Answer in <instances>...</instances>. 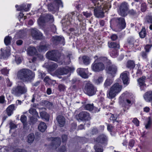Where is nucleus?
<instances>
[{
	"mask_svg": "<svg viewBox=\"0 0 152 152\" xmlns=\"http://www.w3.org/2000/svg\"><path fill=\"white\" fill-rule=\"evenodd\" d=\"M117 70V69L116 66L114 65H110L108 68L107 72L112 75V77H114L115 75Z\"/></svg>",
	"mask_w": 152,
	"mask_h": 152,
	"instance_id": "obj_17",
	"label": "nucleus"
},
{
	"mask_svg": "<svg viewBox=\"0 0 152 152\" xmlns=\"http://www.w3.org/2000/svg\"><path fill=\"white\" fill-rule=\"evenodd\" d=\"M29 113L33 115V116L35 117H37L38 118H39V117L38 115V113L36 111V110L33 108H31L29 110Z\"/></svg>",
	"mask_w": 152,
	"mask_h": 152,
	"instance_id": "obj_30",
	"label": "nucleus"
},
{
	"mask_svg": "<svg viewBox=\"0 0 152 152\" xmlns=\"http://www.w3.org/2000/svg\"><path fill=\"white\" fill-rule=\"evenodd\" d=\"M128 12L132 15H134L136 14V12L134 10H129Z\"/></svg>",
	"mask_w": 152,
	"mask_h": 152,
	"instance_id": "obj_64",
	"label": "nucleus"
},
{
	"mask_svg": "<svg viewBox=\"0 0 152 152\" xmlns=\"http://www.w3.org/2000/svg\"><path fill=\"white\" fill-rule=\"evenodd\" d=\"M127 66L129 68H133L135 66V64L134 61H129L128 62Z\"/></svg>",
	"mask_w": 152,
	"mask_h": 152,
	"instance_id": "obj_38",
	"label": "nucleus"
},
{
	"mask_svg": "<svg viewBox=\"0 0 152 152\" xmlns=\"http://www.w3.org/2000/svg\"><path fill=\"white\" fill-rule=\"evenodd\" d=\"M139 34L140 37L142 38H144L146 35L145 29V28H143L142 30Z\"/></svg>",
	"mask_w": 152,
	"mask_h": 152,
	"instance_id": "obj_42",
	"label": "nucleus"
},
{
	"mask_svg": "<svg viewBox=\"0 0 152 152\" xmlns=\"http://www.w3.org/2000/svg\"><path fill=\"white\" fill-rule=\"evenodd\" d=\"M122 86L118 83L114 84L110 88L107 97L110 99L114 98L121 91Z\"/></svg>",
	"mask_w": 152,
	"mask_h": 152,
	"instance_id": "obj_2",
	"label": "nucleus"
},
{
	"mask_svg": "<svg viewBox=\"0 0 152 152\" xmlns=\"http://www.w3.org/2000/svg\"><path fill=\"white\" fill-rule=\"evenodd\" d=\"M58 89L60 91H64L65 88V86L63 84H60L58 85Z\"/></svg>",
	"mask_w": 152,
	"mask_h": 152,
	"instance_id": "obj_49",
	"label": "nucleus"
},
{
	"mask_svg": "<svg viewBox=\"0 0 152 152\" xmlns=\"http://www.w3.org/2000/svg\"><path fill=\"white\" fill-rule=\"evenodd\" d=\"M63 7V3L61 0H55L52 3L48 5L49 10H58Z\"/></svg>",
	"mask_w": 152,
	"mask_h": 152,
	"instance_id": "obj_8",
	"label": "nucleus"
},
{
	"mask_svg": "<svg viewBox=\"0 0 152 152\" xmlns=\"http://www.w3.org/2000/svg\"><path fill=\"white\" fill-rule=\"evenodd\" d=\"M9 125H10V129H14L16 127V126L14 123L12 122L10 123Z\"/></svg>",
	"mask_w": 152,
	"mask_h": 152,
	"instance_id": "obj_53",
	"label": "nucleus"
},
{
	"mask_svg": "<svg viewBox=\"0 0 152 152\" xmlns=\"http://www.w3.org/2000/svg\"><path fill=\"white\" fill-rule=\"evenodd\" d=\"M128 10H120L118 12L121 16L124 17L127 15Z\"/></svg>",
	"mask_w": 152,
	"mask_h": 152,
	"instance_id": "obj_41",
	"label": "nucleus"
},
{
	"mask_svg": "<svg viewBox=\"0 0 152 152\" xmlns=\"http://www.w3.org/2000/svg\"><path fill=\"white\" fill-rule=\"evenodd\" d=\"M128 4L126 2L122 3L120 7V10H128Z\"/></svg>",
	"mask_w": 152,
	"mask_h": 152,
	"instance_id": "obj_35",
	"label": "nucleus"
},
{
	"mask_svg": "<svg viewBox=\"0 0 152 152\" xmlns=\"http://www.w3.org/2000/svg\"><path fill=\"white\" fill-rule=\"evenodd\" d=\"M144 97L147 102L152 100V91H149L146 92L144 95Z\"/></svg>",
	"mask_w": 152,
	"mask_h": 152,
	"instance_id": "obj_20",
	"label": "nucleus"
},
{
	"mask_svg": "<svg viewBox=\"0 0 152 152\" xmlns=\"http://www.w3.org/2000/svg\"><path fill=\"white\" fill-rule=\"evenodd\" d=\"M103 80V78L102 77H99L98 79L96 81V83L97 84H98L102 82Z\"/></svg>",
	"mask_w": 152,
	"mask_h": 152,
	"instance_id": "obj_56",
	"label": "nucleus"
},
{
	"mask_svg": "<svg viewBox=\"0 0 152 152\" xmlns=\"http://www.w3.org/2000/svg\"><path fill=\"white\" fill-rule=\"evenodd\" d=\"M98 132V130L96 129H93L91 131V134L93 135L96 134Z\"/></svg>",
	"mask_w": 152,
	"mask_h": 152,
	"instance_id": "obj_60",
	"label": "nucleus"
},
{
	"mask_svg": "<svg viewBox=\"0 0 152 152\" xmlns=\"http://www.w3.org/2000/svg\"><path fill=\"white\" fill-rule=\"evenodd\" d=\"M44 103L46 104V107L49 108H51L53 107V104L52 103L48 101H44Z\"/></svg>",
	"mask_w": 152,
	"mask_h": 152,
	"instance_id": "obj_46",
	"label": "nucleus"
},
{
	"mask_svg": "<svg viewBox=\"0 0 152 152\" xmlns=\"http://www.w3.org/2000/svg\"><path fill=\"white\" fill-rule=\"evenodd\" d=\"M132 121L133 123L135 124L137 126H139V122L137 118H134Z\"/></svg>",
	"mask_w": 152,
	"mask_h": 152,
	"instance_id": "obj_52",
	"label": "nucleus"
},
{
	"mask_svg": "<svg viewBox=\"0 0 152 152\" xmlns=\"http://www.w3.org/2000/svg\"><path fill=\"white\" fill-rule=\"evenodd\" d=\"M148 121L147 123L146 124L145 127L146 129H148L151 126L152 124V121L151 120L150 117H148Z\"/></svg>",
	"mask_w": 152,
	"mask_h": 152,
	"instance_id": "obj_47",
	"label": "nucleus"
},
{
	"mask_svg": "<svg viewBox=\"0 0 152 152\" xmlns=\"http://www.w3.org/2000/svg\"><path fill=\"white\" fill-rule=\"evenodd\" d=\"M77 72L79 75L83 78H85L88 77V75L85 72V69L83 68H79L77 69Z\"/></svg>",
	"mask_w": 152,
	"mask_h": 152,
	"instance_id": "obj_21",
	"label": "nucleus"
},
{
	"mask_svg": "<svg viewBox=\"0 0 152 152\" xmlns=\"http://www.w3.org/2000/svg\"><path fill=\"white\" fill-rule=\"evenodd\" d=\"M31 33L32 37L36 39H39L42 37L41 33L35 28L31 30Z\"/></svg>",
	"mask_w": 152,
	"mask_h": 152,
	"instance_id": "obj_13",
	"label": "nucleus"
},
{
	"mask_svg": "<svg viewBox=\"0 0 152 152\" xmlns=\"http://www.w3.org/2000/svg\"><path fill=\"white\" fill-rule=\"evenodd\" d=\"M17 7H19L18 8L17 10H25L26 9V6L24 5H22L20 6H18L17 5L16 6V8Z\"/></svg>",
	"mask_w": 152,
	"mask_h": 152,
	"instance_id": "obj_54",
	"label": "nucleus"
},
{
	"mask_svg": "<svg viewBox=\"0 0 152 152\" xmlns=\"http://www.w3.org/2000/svg\"><path fill=\"white\" fill-rule=\"evenodd\" d=\"M27 141L28 143H32L34 140V137L33 134H29L27 137Z\"/></svg>",
	"mask_w": 152,
	"mask_h": 152,
	"instance_id": "obj_32",
	"label": "nucleus"
},
{
	"mask_svg": "<svg viewBox=\"0 0 152 152\" xmlns=\"http://www.w3.org/2000/svg\"><path fill=\"white\" fill-rule=\"evenodd\" d=\"M1 73L4 75H7L8 73V70L6 68H4L1 70Z\"/></svg>",
	"mask_w": 152,
	"mask_h": 152,
	"instance_id": "obj_50",
	"label": "nucleus"
},
{
	"mask_svg": "<svg viewBox=\"0 0 152 152\" xmlns=\"http://www.w3.org/2000/svg\"><path fill=\"white\" fill-rule=\"evenodd\" d=\"M74 69L73 67H66L65 68L58 69L56 71L57 75H63L66 74L69 72L73 71Z\"/></svg>",
	"mask_w": 152,
	"mask_h": 152,
	"instance_id": "obj_10",
	"label": "nucleus"
},
{
	"mask_svg": "<svg viewBox=\"0 0 152 152\" xmlns=\"http://www.w3.org/2000/svg\"><path fill=\"white\" fill-rule=\"evenodd\" d=\"M47 128V126L46 124L42 122L40 123L38 126V129L42 132H45Z\"/></svg>",
	"mask_w": 152,
	"mask_h": 152,
	"instance_id": "obj_24",
	"label": "nucleus"
},
{
	"mask_svg": "<svg viewBox=\"0 0 152 152\" xmlns=\"http://www.w3.org/2000/svg\"><path fill=\"white\" fill-rule=\"evenodd\" d=\"M84 91L88 95L92 96L95 94L96 90L92 84L90 83H88L85 85Z\"/></svg>",
	"mask_w": 152,
	"mask_h": 152,
	"instance_id": "obj_6",
	"label": "nucleus"
},
{
	"mask_svg": "<svg viewBox=\"0 0 152 152\" xmlns=\"http://www.w3.org/2000/svg\"><path fill=\"white\" fill-rule=\"evenodd\" d=\"M12 38L9 36H6L4 39V42L6 45H8L10 44Z\"/></svg>",
	"mask_w": 152,
	"mask_h": 152,
	"instance_id": "obj_33",
	"label": "nucleus"
},
{
	"mask_svg": "<svg viewBox=\"0 0 152 152\" xmlns=\"http://www.w3.org/2000/svg\"><path fill=\"white\" fill-rule=\"evenodd\" d=\"M13 152H27V151L25 149L18 148L15 149Z\"/></svg>",
	"mask_w": 152,
	"mask_h": 152,
	"instance_id": "obj_51",
	"label": "nucleus"
},
{
	"mask_svg": "<svg viewBox=\"0 0 152 152\" xmlns=\"http://www.w3.org/2000/svg\"><path fill=\"white\" fill-rule=\"evenodd\" d=\"M83 15L86 16L87 18L90 16L91 14L90 12H83Z\"/></svg>",
	"mask_w": 152,
	"mask_h": 152,
	"instance_id": "obj_58",
	"label": "nucleus"
},
{
	"mask_svg": "<svg viewBox=\"0 0 152 152\" xmlns=\"http://www.w3.org/2000/svg\"><path fill=\"white\" fill-rule=\"evenodd\" d=\"M1 58H8L10 55V52L9 50H5L3 49H1Z\"/></svg>",
	"mask_w": 152,
	"mask_h": 152,
	"instance_id": "obj_23",
	"label": "nucleus"
},
{
	"mask_svg": "<svg viewBox=\"0 0 152 152\" xmlns=\"http://www.w3.org/2000/svg\"><path fill=\"white\" fill-rule=\"evenodd\" d=\"M146 5L145 3H142L141 5V10H145L146 9Z\"/></svg>",
	"mask_w": 152,
	"mask_h": 152,
	"instance_id": "obj_61",
	"label": "nucleus"
},
{
	"mask_svg": "<svg viewBox=\"0 0 152 152\" xmlns=\"http://www.w3.org/2000/svg\"><path fill=\"white\" fill-rule=\"evenodd\" d=\"M5 101L4 97L3 96H0V103H3Z\"/></svg>",
	"mask_w": 152,
	"mask_h": 152,
	"instance_id": "obj_63",
	"label": "nucleus"
},
{
	"mask_svg": "<svg viewBox=\"0 0 152 152\" xmlns=\"http://www.w3.org/2000/svg\"><path fill=\"white\" fill-rule=\"evenodd\" d=\"M18 78L23 82H31L35 77V74L31 70L23 69L20 70L17 73Z\"/></svg>",
	"mask_w": 152,
	"mask_h": 152,
	"instance_id": "obj_1",
	"label": "nucleus"
},
{
	"mask_svg": "<svg viewBox=\"0 0 152 152\" xmlns=\"http://www.w3.org/2000/svg\"><path fill=\"white\" fill-rule=\"evenodd\" d=\"M58 66L57 64L55 63L51 64L49 65V69L51 71H53L56 69Z\"/></svg>",
	"mask_w": 152,
	"mask_h": 152,
	"instance_id": "obj_37",
	"label": "nucleus"
},
{
	"mask_svg": "<svg viewBox=\"0 0 152 152\" xmlns=\"http://www.w3.org/2000/svg\"><path fill=\"white\" fill-rule=\"evenodd\" d=\"M27 53L29 55H35L37 52L36 48L34 47L30 46L27 49Z\"/></svg>",
	"mask_w": 152,
	"mask_h": 152,
	"instance_id": "obj_22",
	"label": "nucleus"
},
{
	"mask_svg": "<svg viewBox=\"0 0 152 152\" xmlns=\"http://www.w3.org/2000/svg\"><path fill=\"white\" fill-rule=\"evenodd\" d=\"M53 16L50 14H47L45 16H41L39 19L38 22L40 25H43L44 24L49 22V23H52L54 21Z\"/></svg>",
	"mask_w": 152,
	"mask_h": 152,
	"instance_id": "obj_4",
	"label": "nucleus"
},
{
	"mask_svg": "<svg viewBox=\"0 0 152 152\" xmlns=\"http://www.w3.org/2000/svg\"><path fill=\"white\" fill-rule=\"evenodd\" d=\"M51 39L53 44L55 45H57L60 43L64 45V39L62 37L57 36L53 37Z\"/></svg>",
	"mask_w": 152,
	"mask_h": 152,
	"instance_id": "obj_12",
	"label": "nucleus"
},
{
	"mask_svg": "<svg viewBox=\"0 0 152 152\" xmlns=\"http://www.w3.org/2000/svg\"><path fill=\"white\" fill-rule=\"evenodd\" d=\"M94 148L96 152H102L103 149L99 148L98 144H96V145L94 146Z\"/></svg>",
	"mask_w": 152,
	"mask_h": 152,
	"instance_id": "obj_44",
	"label": "nucleus"
},
{
	"mask_svg": "<svg viewBox=\"0 0 152 152\" xmlns=\"http://www.w3.org/2000/svg\"><path fill=\"white\" fill-rule=\"evenodd\" d=\"M20 120L22 123H23L24 126L26 125L27 117L26 116L23 115H22Z\"/></svg>",
	"mask_w": 152,
	"mask_h": 152,
	"instance_id": "obj_36",
	"label": "nucleus"
},
{
	"mask_svg": "<svg viewBox=\"0 0 152 152\" xmlns=\"http://www.w3.org/2000/svg\"><path fill=\"white\" fill-rule=\"evenodd\" d=\"M71 55L69 54L66 56L65 57L63 60V62L66 65L69 64L71 62L70 58Z\"/></svg>",
	"mask_w": 152,
	"mask_h": 152,
	"instance_id": "obj_29",
	"label": "nucleus"
},
{
	"mask_svg": "<svg viewBox=\"0 0 152 152\" xmlns=\"http://www.w3.org/2000/svg\"><path fill=\"white\" fill-rule=\"evenodd\" d=\"M50 140L52 141L51 145L54 148H56L61 144L60 139L59 138L51 137Z\"/></svg>",
	"mask_w": 152,
	"mask_h": 152,
	"instance_id": "obj_14",
	"label": "nucleus"
},
{
	"mask_svg": "<svg viewBox=\"0 0 152 152\" xmlns=\"http://www.w3.org/2000/svg\"><path fill=\"white\" fill-rule=\"evenodd\" d=\"M36 117L34 116H32L30 117V121L32 123L34 124L37 122V119Z\"/></svg>",
	"mask_w": 152,
	"mask_h": 152,
	"instance_id": "obj_48",
	"label": "nucleus"
},
{
	"mask_svg": "<svg viewBox=\"0 0 152 152\" xmlns=\"http://www.w3.org/2000/svg\"><path fill=\"white\" fill-rule=\"evenodd\" d=\"M112 82L111 80L107 79L104 83V86L106 87L110 86L112 84Z\"/></svg>",
	"mask_w": 152,
	"mask_h": 152,
	"instance_id": "obj_45",
	"label": "nucleus"
},
{
	"mask_svg": "<svg viewBox=\"0 0 152 152\" xmlns=\"http://www.w3.org/2000/svg\"><path fill=\"white\" fill-rule=\"evenodd\" d=\"M39 114L42 118H44L48 121H49V115L46 112L44 111L40 112L39 113Z\"/></svg>",
	"mask_w": 152,
	"mask_h": 152,
	"instance_id": "obj_26",
	"label": "nucleus"
},
{
	"mask_svg": "<svg viewBox=\"0 0 152 152\" xmlns=\"http://www.w3.org/2000/svg\"><path fill=\"white\" fill-rule=\"evenodd\" d=\"M145 21L148 23L152 24V16L149 15L146 16Z\"/></svg>",
	"mask_w": 152,
	"mask_h": 152,
	"instance_id": "obj_43",
	"label": "nucleus"
},
{
	"mask_svg": "<svg viewBox=\"0 0 152 152\" xmlns=\"http://www.w3.org/2000/svg\"><path fill=\"white\" fill-rule=\"evenodd\" d=\"M145 78V76H142L137 80L138 83L142 90H143L144 87L146 86Z\"/></svg>",
	"mask_w": 152,
	"mask_h": 152,
	"instance_id": "obj_18",
	"label": "nucleus"
},
{
	"mask_svg": "<svg viewBox=\"0 0 152 152\" xmlns=\"http://www.w3.org/2000/svg\"><path fill=\"white\" fill-rule=\"evenodd\" d=\"M120 77L122 79L123 83L124 84H128L129 78L128 76V73L125 72L121 73L120 75Z\"/></svg>",
	"mask_w": 152,
	"mask_h": 152,
	"instance_id": "obj_19",
	"label": "nucleus"
},
{
	"mask_svg": "<svg viewBox=\"0 0 152 152\" xmlns=\"http://www.w3.org/2000/svg\"><path fill=\"white\" fill-rule=\"evenodd\" d=\"M91 68L94 72H99L104 69V64L102 62L94 63L92 64Z\"/></svg>",
	"mask_w": 152,
	"mask_h": 152,
	"instance_id": "obj_11",
	"label": "nucleus"
},
{
	"mask_svg": "<svg viewBox=\"0 0 152 152\" xmlns=\"http://www.w3.org/2000/svg\"><path fill=\"white\" fill-rule=\"evenodd\" d=\"M48 46L47 45H40L39 47L38 50L39 52L44 51L47 50Z\"/></svg>",
	"mask_w": 152,
	"mask_h": 152,
	"instance_id": "obj_39",
	"label": "nucleus"
},
{
	"mask_svg": "<svg viewBox=\"0 0 152 152\" xmlns=\"http://www.w3.org/2000/svg\"><path fill=\"white\" fill-rule=\"evenodd\" d=\"M94 107V104H87L85 105L84 107V108L89 111H91L93 110Z\"/></svg>",
	"mask_w": 152,
	"mask_h": 152,
	"instance_id": "obj_34",
	"label": "nucleus"
},
{
	"mask_svg": "<svg viewBox=\"0 0 152 152\" xmlns=\"http://www.w3.org/2000/svg\"><path fill=\"white\" fill-rule=\"evenodd\" d=\"M112 20L115 21L117 23V26L118 28L122 29L125 28L126 24L124 18H116L113 19Z\"/></svg>",
	"mask_w": 152,
	"mask_h": 152,
	"instance_id": "obj_9",
	"label": "nucleus"
},
{
	"mask_svg": "<svg viewBox=\"0 0 152 152\" xmlns=\"http://www.w3.org/2000/svg\"><path fill=\"white\" fill-rule=\"evenodd\" d=\"M14 108L15 106L13 104L11 105L7 108L6 111L8 116H10L11 115L13 110L14 109Z\"/></svg>",
	"mask_w": 152,
	"mask_h": 152,
	"instance_id": "obj_27",
	"label": "nucleus"
},
{
	"mask_svg": "<svg viewBox=\"0 0 152 152\" xmlns=\"http://www.w3.org/2000/svg\"><path fill=\"white\" fill-rule=\"evenodd\" d=\"M66 150L65 146L64 145L61 146L60 149V152H64Z\"/></svg>",
	"mask_w": 152,
	"mask_h": 152,
	"instance_id": "obj_59",
	"label": "nucleus"
},
{
	"mask_svg": "<svg viewBox=\"0 0 152 152\" xmlns=\"http://www.w3.org/2000/svg\"><path fill=\"white\" fill-rule=\"evenodd\" d=\"M56 120L58 123V126L61 127L64 126L65 124V119L62 115H59L56 117Z\"/></svg>",
	"mask_w": 152,
	"mask_h": 152,
	"instance_id": "obj_16",
	"label": "nucleus"
},
{
	"mask_svg": "<svg viewBox=\"0 0 152 152\" xmlns=\"http://www.w3.org/2000/svg\"><path fill=\"white\" fill-rule=\"evenodd\" d=\"M76 118L77 120L85 121L91 119L90 114L86 111H82L76 115Z\"/></svg>",
	"mask_w": 152,
	"mask_h": 152,
	"instance_id": "obj_7",
	"label": "nucleus"
},
{
	"mask_svg": "<svg viewBox=\"0 0 152 152\" xmlns=\"http://www.w3.org/2000/svg\"><path fill=\"white\" fill-rule=\"evenodd\" d=\"M152 46L151 45H147L145 47L146 52H148L149 51V50L151 48Z\"/></svg>",
	"mask_w": 152,
	"mask_h": 152,
	"instance_id": "obj_55",
	"label": "nucleus"
},
{
	"mask_svg": "<svg viewBox=\"0 0 152 152\" xmlns=\"http://www.w3.org/2000/svg\"><path fill=\"white\" fill-rule=\"evenodd\" d=\"M27 91V88L23 83L22 85L18 84L17 87L13 88L12 89L11 93L14 95L19 96L21 94L26 93Z\"/></svg>",
	"mask_w": 152,
	"mask_h": 152,
	"instance_id": "obj_3",
	"label": "nucleus"
},
{
	"mask_svg": "<svg viewBox=\"0 0 152 152\" xmlns=\"http://www.w3.org/2000/svg\"><path fill=\"white\" fill-rule=\"evenodd\" d=\"M82 59L83 63L85 65H88L90 62V58L88 56H84L82 57Z\"/></svg>",
	"mask_w": 152,
	"mask_h": 152,
	"instance_id": "obj_31",
	"label": "nucleus"
},
{
	"mask_svg": "<svg viewBox=\"0 0 152 152\" xmlns=\"http://www.w3.org/2000/svg\"><path fill=\"white\" fill-rule=\"evenodd\" d=\"M108 46L110 48H114L116 50L119 49L120 47V46L118 44L114 42H111L110 43L109 42Z\"/></svg>",
	"mask_w": 152,
	"mask_h": 152,
	"instance_id": "obj_28",
	"label": "nucleus"
},
{
	"mask_svg": "<svg viewBox=\"0 0 152 152\" xmlns=\"http://www.w3.org/2000/svg\"><path fill=\"white\" fill-rule=\"evenodd\" d=\"M23 42V41L21 40H18L16 42V43L17 45H21Z\"/></svg>",
	"mask_w": 152,
	"mask_h": 152,
	"instance_id": "obj_62",
	"label": "nucleus"
},
{
	"mask_svg": "<svg viewBox=\"0 0 152 152\" xmlns=\"http://www.w3.org/2000/svg\"><path fill=\"white\" fill-rule=\"evenodd\" d=\"M46 55L48 59L57 61L59 59L61 55L60 53L58 51L53 50L48 52Z\"/></svg>",
	"mask_w": 152,
	"mask_h": 152,
	"instance_id": "obj_5",
	"label": "nucleus"
},
{
	"mask_svg": "<svg viewBox=\"0 0 152 152\" xmlns=\"http://www.w3.org/2000/svg\"><path fill=\"white\" fill-rule=\"evenodd\" d=\"M67 136L66 135H63L62 136V141L63 142H66L67 140Z\"/></svg>",
	"mask_w": 152,
	"mask_h": 152,
	"instance_id": "obj_57",
	"label": "nucleus"
},
{
	"mask_svg": "<svg viewBox=\"0 0 152 152\" xmlns=\"http://www.w3.org/2000/svg\"><path fill=\"white\" fill-rule=\"evenodd\" d=\"M94 14L97 18L103 17L104 16L103 10H94Z\"/></svg>",
	"mask_w": 152,
	"mask_h": 152,
	"instance_id": "obj_25",
	"label": "nucleus"
},
{
	"mask_svg": "<svg viewBox=\"0 0 152 152\" xmlns=\"http://www.w3.org/2000/svg\"><path fill=\"white\" fill-rule=\"evenodd\" d=\"M100 60L104 63H107L108 65L110 64V61L105 57H101L100 58Z\"/></svg>",
	"mask_w": 152,
	"mask_h": 152,
	"instance_id": "obj_40",
	"label": "nucleus"
},
{
	"mask_svg": "<svg viewBox=\"0 0 152 152\" xmlns=\"http://www.w3.org/2000/svg\"><path fill=\"white\" fill-rule=\"evenodd\" d=\"M107 137L104 135L102 134L99 136L96 139V141L98 143L102 144H107Z\"/></svg>",
	"mask_w": 152,
	"mask_h": 152,
	"instance_id": "obj_15",
	"label": "nucleus"
}]
</instances>
